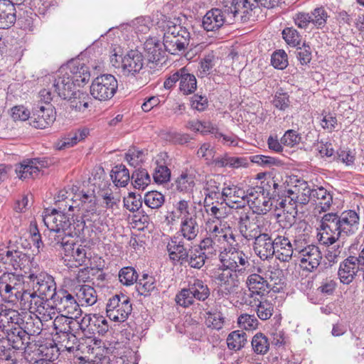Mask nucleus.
Returning a JSON list of instances; mask_svg holds the SVG:
<instances>
[{
    "mask_svg": "<svg viewBox=\"0 0 364 364\" xmlns=\"http://www.w3.org/2000/svg\"><path fill=\"white\" fill-rule=\"evenodd\" d=\"M65 208L63 210L54 208L50 213L46 214L43 218L44 223L50 231V245L55 249L58 248V245L69 246L68 240L79 234L85 225L83 221H80V223L77 224L78 228H75V231H72L70 218L65 214Z\"/></svg>",
    "mask_w": 364,
    "mask_h": 364,
    "instance_id": "obj_1",
    "label": "nucleus"
},
{
    "mask_svg": "<svg viewBox=\"0 0 364 364\" xmlns=\"http://www.w3.org/2000/svg\"><path fill=\"white\" fill-rule=\"evenodd\" d=\"M181 20L175 18L168 20L164 26L163 46L172 55L184 52L190 43L191 33L186 26H182Z\"/></svg>",
    "mask_w": 364,
    "mask_h": 364,
    "instance_id": "obj_2",
    "label": "nucleus"
},
{
    "mask_svg": "<svg viewBox=\"0 0 364 364\" xmlns=\"http://www.w3.org/2000/svg\"><path fill=\"white\" fill-rule=\"evenodd\" d=\"M235 0L232 1L230 7L223 10L212 9L208 11L203 18L202 26L207 31H215L221 28L225 23H232L233 18H237L241 12L234 13Z\"/></svg>",
    "mask_w": 364,
    "mask_h": 364,
    "instance_id": "obj_3",
    "label": "nucleus"
},
{
    "mask_svg": "<svg viewBox=\"0 0 364 364\" xmlns=\"http://www.w3.org/2000/svg\"><path fill=\"white\" fill-rule=\"evenodd\" d=\"M221 266L230 270L242 275L250 267L248 257L243 251L235 247H230L228 250L224 247V250L219 255Z\"/></svg>",
    "mask_w": 364,
    "mask_h": 364,
    "instance_id": "obj_4",
    "label": "nucleus"
},
{
    "mask_svg": "<svg viewBox=\"0 0 364 364\" xmlns=\"http://www.w3.org/2000/svg\"><path fill=\"white\" fill-rule=\"evenodd\" d=\"M118 88L117 80L111 74H103L95 77L90 86V94L96 100L106 101L111 99Z\"/></svg>",
    "mask_w": 364,
    "mask_h": 364,
    "instance_id": "obj_5",
    "label": "nucleus"
},
{
    "mask_svg": "<svg viewBox=\"0 0 364 364\" xmlns=\"http://www.w3.org/2000/svg\"><path fill=\"white\" fill-rule=\"evenodd\" d=\"M246 284L250 292H243L241 303L248 306H253L252 300L255 296L262 297L268 294L271 289L274 291H278V288L274 289L275 287H272V284L267 279L256 273L251 274L247 277Z\"/></svg>",
    "mask_w": 364,
    "mask_h": 364,
    "instance_id": "obj_6",
    "label": "nucleus"
},
{
    "mask_svg": "<svg viewBox=\"0 0 364 364\" xmlns=\"http://www.w3.org/2000/svg\"><path fill=\"white\" fill-rule=\"evenodd\" d=\"M132 311L130 299L123 294H115L109 299L106 306L108 318L116 322L126 321Z\"/></svg>",
    "mask_w": 364,
    "mask_h": 364,
    "instance_id": "obj_7",
    "label": "nucleus"
},
{
    "mask_svg": "<svg viewBox=\"0 0 364 364\" xmlns=\"http://www.w3.org/2000/svg\"><path fill=\"white\" fill-rule=\"evenodd\" d=\"M0 260L5 264L12 265L14 269H21L25 274L29 275L34 272L33 257L19 250H0Z\"/></svg>",
    "mask_w": 364,
    "mask_h": 364,
    "instance_id": "obj_8",
    "label": "nucleus"
},
{
    "mask_svg": "<svg viewBox=\"0 0 364 364\" xmlns=\"http://www.w3.org/2000/svg\"><path fill=\"white\" fill-rule=\"evenodd\" d=\"M239 273L220 266L215 272V279L218 284V294L226 297L234 293L239 286Z\"/></svg>",
    "mask_w": 364,
    "mask_h": 364,
    "instance_id": "obj_9",
    "label": "nucleus"
},
{
    "mask_svg": "<svg viewBox=\"0 0 364 364\" xmlns=\"http://www.w3.org/2000/svg\"><path fill=\"white\" fill-rule=\"evenodd\" d=\"M27 279L32 283L33 291L43 295L46 298L53 300L58 294L54 278L46 272L36 274L34 271L28 275Z\"/></svg>",
    "mask_w": 364,
    "mask_h": 364,
    "instance_id": "obj_10",
    "label": "nucleus"
},
{
    "mask_svg": "<svg viewBox=\"0 0 364 364\" xmlns=\"http://www.w3.org/2000/svg\"><path fill=\"white\" fill-rule=\"evenodd\" d=\"M340 222L337 213H328L322 217L321 229L323 232L321 241L325 245H333L341 237Z\"/></svg>",
    "mask_w": 364,
    "mask_h": 364,
    "instance_id": "obj_11",
    "label": "nucleus"
},
{
    "mask_svg": "<svg viewBox=\"0 0 364 364\" xmlns=\"http://www.w3.org/2000/svg\"><path fill=\"white\" fill-rule=\"evenodd\" d=\"M58 312L68 316L78 318L82 311L76 299L67 290L61 289L53 299Z\"/></svg>",
    "mask_w": 364,
    "mask_h": 364,
    "instance_id": "obj_12",
    "label": "nucleus"
},
{
    "mask_svg": "<svg viewBox=\"0 0 364 364\" xmlns=\"http://www.w3.org/2000/svg\"><path fill=\"white\" fill-rule=\"evenodd\" d=\"M77 318L64 314L56 316L53 321L55 335H58L60 338L70 336L71 341H76V335L79 330H81L80 321H78Z\"/></svg>",
    "mask_w": 364,
    "mask_h": 364,
    "instance_id": "obj_13",
    "label": "nucleus"
},
{
    "mask_svg": "<svg viewBox=\"0 0 364 364\" xmlns=\"http://www.w3.org/2000/svg\"><path fill=\"white\" fill-rule=\"evenodd\" d=\"M259 218L254 213L242 210L238 218V228L240 232L247 240L255 239L262 234V226L259 223Z\"/></svg>",
    "mask_w": 364,
    "mask_h": 364,
    "instance_id": "obj_14",
    "label": "nucleus"
},
{
    "mask_svg": "<svg viewBox=\"0 0 364 364\" xmlns=\"http://www.w3.org/2000/svg\"><path fill=\"white\" fill-rule=\"evenodd\" d=\"M56 118V112L52 105H37L33 108L30 124L36 129H45L52 124Z\"/></svg>",
    "mask_w": 364,
    "mask_h": 364,
    "instance_id": "obj_15",
    "label": "nucleus"
},
{
    "mask_svg": "<svg viewBox=\"0 0 364 364\" xmlns=\"http://www.w3.org/2000/svg\"><path fill=\"white\" fill-rule=\"evenodd\" d=\"M191 247L186 246L184 240L179 236H173L166 245L169 259L174 264L183 265L186 263Z\"/></svg>",
    "mask_w": 364,
    "mask_h": 364,
    "instance_id": "obj_16",
    "label": "nucleus"
},
{
    "mask_svg": "<svg viewBox=\"0 0 364 364\" xmlns=\"http://www.w3.org/2000/svg\"><path fill=\"white\" fill-rule=\"evenodd\" d=\"M297 252L300 265L304 270L312 272L320 264L322 255L318 247L313 245H308Z\"/></svg>",
    "mask_w": 364,
    "mask_h": 364,
    "instance_id": "obj_17",
    "label": "nucleus"
},
{
    "mask_svg": "<svg viewBox=\"0 0 364 364\" xmlns=\"http://www.w3.org/2000/svg\"><path fill=\"white\" fill-rule=\"evenodd\" d=\"M50 299V298H46L43 295L28 290L22 295L20 304L25 309H28L31 312H38L39 314L45 316L49 307L48 301Z\"/></svg>",
    "mask_w": 364,
    "mask_h": 364,
    "instance_id": "obj_18",
    "label": "nucleus"
},
{
    "mask_svg": "<svg viewBox=\"0 0 364 364\" xmlns=\"http://www.w3.org/2000/svg\"><path fill=\"white\" fill-rule=\"evenodd\" d=\"M0 332L13 350H25L31 343V338L24 333L20 326H11V328L0 331Z\"/></svg>",
    "mask_w": 364,
    "mask_h": 364,
    "instance_id": "obj_19",
    "label": "nucleus"
},
{
    "mask_svg": "<svg viewBox=\"0 0 364 364\" xmlns=\"http://www.w3.org/2000/svg\"><path fill=\"white\" fill-rule=\"evenodd\" d=\"M75 85L69 77L63 66L56 72L53 77V87L54 91L63 99L70 97L72 92L75 90Z\"/></svg>",
    "mask_w": 364,
    "mask_h": 364,
    "instance_id": "obj_20",
    "label": "nucleus"
},
{
    "mask_svg": "<svg viewBox=\"0 0 364 364\" xmlns=\"http://www.w3.org/2000/svg\"><path fill=\"white\" fill-rule=\"evenodd\" d=\"M81 331L90 333L105 335L109 331L107 319L103 316L85 314L80 320Z\"/></svg>",
    "mask_w": 364,
    "mask_h": 364,
    "instance_id": "obj_21",
    "label": "nucleus"
},
{
    "mask_svg": "<svg viewBox=\"0 0 364 364\" xmlns=\"http://www.w3.org/2000/svg\"><path fill=\"white\" fill-rule=\"evenodd\" d=\"M84 273L85 272L82 271L77 274V283L73 284V291L82 306H92L97 301V294L95 289L91 286L80 284L81 280L84 282L83 278H82Z\"/></svg>",
    "mask_w": 364,
    "mask_h": 364,
    "instance_id": "obj_22",
    "label": "nucleus"
},
{
    "mask_svg": "<svg viewBox=\"0 0 364 364\" xmlns=\"http://www.w3.org/2000/svg\"><path fill=\"white\" fill-rule=\"evenodd\" d=\"M143 66L142 54L136 50H132L123 57L122 73L127 77L134 76L139 73Z\"/></svg>",
    "mask_w": 364,
    "mask_h": 364,
    "instance_id": "obj_23",
    "label": "nucleus"
},
{
    "mask_svg": "<svg viewBox=\"0 0 364 364\" xmlns=\"http://www.w3.org/2000/svg\"><path fill=\"white\" fill-rule=\"evenodd\" d=\"M68 244H70L69 246L66 247L64 245H58L59 249H62L66 257H70L73 258L75 263L70 264V267H78L82 265H87L86 262L90 261L89 257L87 255V252L85 247H82L81 245L76 246V244L74 242L73 238H70L68 240ZM69 262H71L70 260Z\"/></svg>",
    "mask_w": 364,
    "mask_h": 364,
    "instance_id": "obj_24",
    "label": "nucleus"
},
{
    "mask_svg": "<svg viewBox=\"0 0 364 364\" xmlns=\"http://www.w3.org/2000/svg\"><path fill=\"white\" fill-rule=\"evenodd\" d=\"M341 237L354 235L359 228L360 217L353 210H345L339 215Z\"/></svg>",
    "mask_w": 364,
    "mask_h": 364,
    "instance_id": "obj_25",
    "label": "nucleus"
},
{
    "mask_svg": "<svg viewBox=\"0 0 364 364\" xmlns=\"http://www.w3.org/2000/svg\"><path fill=\"white\" fill-rule=\"evenodd\" d=\"M281 0H235L234 13L241 12L240 20L246 17L250 11H252L258 4L261 6L270 9L277 6Z\"/></svg>",
    "mask_w": 364,
    "mask_h": 364,
    "instance_id": "obj_26",
    "label": "nucleus"
},
{
    "mask_svg": "<svg viewBox=\"0 0 364 364\" xmlns=\"http://www.w3.org/2000/svg\"><path fill=\"white\" fill-rule=\"evenodd\" d=\"M255 252L263 260L272 257L274 255V239L267 233H262L255 239Z\"/></svg>",
    "mask_w": 364,
    "mask_h": 364,
    "instance_id": "obj_27",
    "label": "nucleus"
},
{
    "mask_svg": "<svg viewBox=\"0 0 364 364\" xmlns=\"http://www.w3.org/2000/svg\"><path fill=\"white\" fill-rule=\"evenodd\" d=\"M63 68L65 70L66 69L69 77L72 78L75 85L80 86L87 82L90 80V73L89 68L83 63L71 62L66 66H63Z\"/></svg>",
    "mask_w": 364,
    "mask_h": 364,
    "instance_id": "obj_28",
    "label": "nucleus"
},
{
    "mask_svg": "<svg viewBox=\"0 0 364 364\" xmlns=\"http://www.w3.org/2000/svg\"><path fill=\"white\" fill-rule=\"evenodd\" d=\"M355 257L349 256L340 264L338 275L341 282L344 284H349L354 279L356 273L360 270L359 266L356 264Z\"/></svg>",
    "mask_w": 364,
    "mask_h": 364,
    "instance_id": "obj_29",
    "label": "nucleus"
},
{
    "mask_svg": "<svg viewBox=\"0 0 364 364\" xmlns=\"http://www.w3.org/2000/svg\"><path fill=\"white\" fill-rule=\"evenodd\" d=\"M163 47V43L155 38H148L145 41L144 49L149 62L157 63L164 58L166 50Z\"/></svg>",
    "mask_w": 364,
    "mask_h": 364,
    "instance_id": "obj_30",
    "label": "nucleus"
},
{
    "mask_svg": "<svg viewBox=\"0 0 364 364\" xmlns=\"http://www.w3.org/2000/svg\"><path fill=\"white\" fill-rule=\"evenodd\" d=\"M294 252H297V249L293 248L289 238L279 235L274 238V255L278 259L288 262Z\"/></svg>",
    "mask_w": 364,
    "mask_h": 364,
    "instance_id": "obj_31",
    "label": "nucleus"
},
{
    "mask_svg": "<svg viewBox=\"0 0 364 364\" xmlns=\"http://www.w3.org/2000/svg\"><path fill=\"white\" fill-rule=\"evenodd\" d=\"M16 20L15 5L9 0H0V28L7 29L12 26Z\"/></svg>",
    "mask_w": 364,
    "mask_h": 364,
    "instance_id": "obj_32",
    "label": "nucleus"
},
{
    "mask_svg": "<svg viewBox=\"0 0 364 364\" xmlns=\"http://www.w3.org/2000/svg\"><path fill=\"white\" fill-rule=\"evenodd\" d=\"M198 232L199 227L195 214L194 218H185L181 220L177 236L183 238V240H186L191 242L196 238Z\"/></svg>",
    "mask_w": 364,
    "mask_h": 364,
    "instance_id": "obj_33",
    "label": "nucleus"
},
{
    "mask_svg": "<svg viewBox=\"0 0 364 364\" xmlns=\"http://www.w3.org/2000/svg\"><path fill=\"white\" fill-rule=\"evenodd\" d=\"M314 188H311L305 181H297L294 189L288 190V194L296 196V202L299 205H304L311 200V195Z\"/></svg>",
    "mask_w": 364,
    "mask_h": 364,
    "instance_id": "obj_34",
    "label": "nucleus"
},
{
    "mask_svg": "<svg viewBox=\"0 0 364 364\" xmlns=\"http://www.w3.org/2000/svg\"><path fill=\"white\" fill-rule=\"evenodd\" d=\"M28 274H16L14 273H4L1 275V280L4 283L11 285V289L15 291V294H18L20 297V301L22 299V295L27 292L28 289H24L23 284L25 278H27Z\"/></svg>",
    "mask_w": 364,
    "mask_h": 364,
    "instance_id": "obj_35",
    "label": "nucleus"
},
{
    "mask_svg": "<svg viewBox=\"0 0 364 364\" xmlns=\"http://www.w3.org/2000/svg\"><path fill=\"white\" fill-rule=\"evenodd\" d=\"M311 201L325 212L330 208L333 203V196L323 187H317L313 190Z\"/></svg>",
    "mask_w": 364,
    "mask_h": 364,
    "instance_id": "obj_36",
    "label": "nucleus"
},
{
    "mask_svg": "<svg viewBox=\"0 0 364 364\" xmlns=\"http://www.w3.org/2000/svg\"><path fill=\"white\" fill-rule=\"evenodd\" d=\"M43 322L41 319L36 314L29 315L26 319H22L20 327L22 328L24 333L31 338V336H38L43 330Z\"/></svg>",
    "mask_w": 364,
    "mask_h": 364,
    "instance_id": "obj_37",
    "label": "nucleus"
},
{
    "mask_svg": "<svg viewBox=\"0 0 364 364\" xmlns=\"http://www.w3.org/2000/svg\"><path fill=\"white\" fill-rule=\"evenodd\" d=\"M72 94L70 97L66 99L72 110L82 112L88 108L90 97L87 93L80 90H75Z\"/></svg>",
    "mask_w": 364,
    "mask_h": 364,
    "instance_id": "obj_38",
    "label": "nucleus"
},
{
    "mask_svg": "<svg viewBox=\"0 0 364 364\" xmlns=\"http://www.w3.org/2000/svg\"><path fill=\"white\" fill-rule=\"evenodd\" d=\"M0 316V331L11 328V326H18L22 323V316L15 309L6 306Z\"/></svg>",
    "mask_w": 364,
    "mask_h": 364,
    "instance_id": "obj_39",
    "label": "nucleus"
},
{
    "mask_svg": "<svg viewBox=\"0 0 364 364\" xmlns=\"http://www.w3.org/2000/svg\"><path fill=\"white\" fill-rule=\"evenodd\" d=\"M179 73V88L184 95H189L196 90L197 80L194 75L188 73L186 68L178 70Z\"/></svg>",
    "mask_w": 364,
    "mask_h": 364,
    "instance_id": "obj_40",
    "label": "nucleus"
},
{
    "mask_svg": "<svg viewBox=\"0 0 364 364\" xmlns=\"http://www.w3.org/2000/svg\"><path fill=\"white\" fill-rule=\"evenodd\" d=\"M112 182L116 186L124 187L131 179L129 170L123 164L115 166L110 174Z\"/></svg>",
    "mask_w": 364,
    "mask_h": 364,
    "instance_id": "obj_41",
    "label": "nucleus"
},
{
    "mask_svg": "<svg viewBox=\"0 0 364 364\" xmlns=\"http://www.w3.org/2000/svg\"><path fill=\"white\" fill-rule=\"evenodd\" d=\"M136 289L139 294L148 296L156 289V281L154 277L146 274L142 275L139 282H136Z\"/></svg>",
    "mask_w": 364,
    "mask_h": 364,
    "instance_id": "obj_42",
    "label": "nucleus"
},
{
    "mask_svg": "<svg viewBox=\"0 0 364 364\" xmlns=\"http://www.w3.org/2000/svg\"><path fill=\"white\" fill-rule=\"evenodd\" d=\"M223 177L220 175H215L209 177L205 182L204 190L206 197L212 199H218L220 193V181Z\"/></svg>",
    "mask_w": 364,
    "mask_h": 364,
    "instance_id": "obj_43",
    "label": "nucleus"
},
{
    "mask_svg": "<svg viewBox=\"0 0 364 364\" xmlns=\"http://www.w3.org/2000/svg\"><path fill=\"white\" fill-rule=\"evenodd\" d=\"M134 188L144 190L151 183V177L145 168L136 169L131 176Z\"/></svg>",
    "mask_w": 364,
    "mask_h": 364,
    "instance_id": "obj_44",
    "label": "nucleus"
},
{
    "mask_svg": "<svg viewBox=\"0 0 364 364\" xmlns=\"http://www.w3.org/2000/svg\"><path fill=\"white\" fill-rule=\"evenodd\" d=\"M253 306H256L257 316L263 321L269 319L273 314L274 305L267 299L253 300Z\"/></svg>",
    "mask_w": 364,
    "mask_h": 364,
    "instance_id": "obj_45",
    "label": "nucleus"
},
{
    "mask_svg": "<svg viewBox=\"0 0 364 364\" xmlns=\"http://www.w3.org/2000/svg\"><path fill=\"white\" fill-rule=\"evenodd\" d=\"M247 343V334L243 331L231 332L227 338L228 347L230 350H239Z\"/></svg>",
    "mask_w": 364,
    "mask_h": 364,
    "instance_id": "obj_46",
    "label": "nucleus"
},
{
    "mask_svg": "<svg viewBox=\"0 0 364 364\" xmlns=\"http://www.w3.org/2000/svg\"><path fill=\"white\" fill-rule=\"evenodd\" d=\"M221 196L223 200L226 198L230 200L232 203H237L238 199L245 200V191L235 185H229L223 188Z\"/></svg>",
    "mask_w": 364,
    "mask_h": 364,
    "instance_id": "obj_47",
    "label": "nucleus"
},
{
    "mask_svg": "<svg viewBox=\"0 0 364 364\" xmlns=\"http://www.w3.org/2000/svg\"><path fill=\"white\" fill-rule=\"evenodd\" d=\"M16 172L21 179L34 178L38 175V168L31 164L29 159L23 161L18 167L16 168Z\"/></svg>",
    "mask_w": 364,
    "mask_h": 364,
    "instance_id": "obj_48",
    "label": "nucleus"
},
{
    "mask_svg": "<svg viewBox=\"0 0 364 364\" xmlns=\"http://www.w3.org/2000/svg\"><path fill=\"white\" fill-rule=\"evenodd\" d=\"M189 288L193 298L199 301H205L210 296V289L202 280L195 279Z\"/></svg>",
    "mask_w": 364,
    "mask_h": 364,
    "instance_id": "obj_49",
    "label": "nucleus"
},
{
    "mask_svg": "<svg viewBox=\"0 0 364 364\" xmlns=\"http://www.w3.org/2000/svg\"><path fill=\"white\" fill-rule=\"evenodd\" d=\"M260 187L266 196L274 198L279 196V190L282 188L277 180L271 177L261 181Z\"/></svg>",
    "mask_w": 364,
    "mask_h": 364,
    "instance_id": "obj_50",
    "label": "nucleus"
},
{
    "mask_svg": "<svg viewBox=\"0 0 364 364\" xmlns=\"http://www.w3.org/2000/svg\"><path fill=\"white\" fill-rule=\"evenodd\" d=\"M144 201L146 205L151 209H158L161 208L165 202L164 196L156 191L147 192L144 197Z\"/></svg>",
    "mask_w": 364,
    "mask_h": 364,
    "instance_id": "obj_51",
    "label": "nucleus"
},
{
    "mask_svg": "<svg viewBox=\"0 0 364 364\" xmlns=\"http://www.w3.org/2000/svg\"><path fill=\"white\" fill-rule=\"evenodd\" d=\"M298 210L295 206L288 207L287 210H284L283 215H277L278 221L283 228H291L296 222V216L297 215Z\"/></svg>",
    "mask_w": 364,
    "mask_h": 364,
    "instance_id": "obj_52",
    "label": "nucleus"
},
{
    "mask_svg": "<svg viewBox=\"0 0 364 364\" xmlns=\"http://www.w3.org/2000/svg\"><path fill=\"white\" fill-rule=\"evenodd\" d=\"M252 346L257 354H265L269 348L267 338L262 333L255 335L252 339Z\"/></svg>",
    "mask_w": 364,
    "mask_h": 364,
    "instance_id": "obj_53",
    "label": "nucleus"
},
{
    "mask_svg": "<svg viewBox=\"0 0 364 364\" xmlns=\"http://www.w3.org/2000/svg\"><path fill=\"white\" fill-rule=\"evenodd\" d=\"M138 274L132 267H124L119 272V279L122 284L130 286L137 282Z\"/></svg>",
    "mask_w": 364,
    "mask_h": 364,
    "instance_id": "obj_54",
    "label": "nucleus"
},
{
    "mask_svg": "<svg viewBox=\"0 0 364 364\" xmlns=\"http://www.w3.org/2000/svg\"><path fill=\"white\" fill-rule=\"evenodd\" d=\"M206 259L207 256L205 252L196 249L194 251H191V253H188L186 263L192 268L200 269L205 264Z\"/></svg>",
    "mask_w": 364,
    "mask_h": 364,
    "instance_id": "obj_55",
    "label": "nucleus"
},
{
    "mask_svg": "<svg viewBox=\"0 0 364 364\" xmlns=\"http://www.w3.org/2000/svg\"><path fill=\"white\" fill-rule=\"evenodd\" d=\"M205 324L208 328L220 330L224 323V317L220 311L206 312Z\"/></svg>",
    "mask_w": 364,
    "mask_h": 364,
    "instance_id": "obj_56",
    "label": "nucleus"
},
{
    "mask_svg": "<svg viewBox=\"0 0 364 364\" xmlns=\"http://www.w3.org/2000/svg\"><path fill=\"white\" fill-rule=\"evenodd\" d=\"M311 23L318 28H322L326 23L329 17L327 11L323 7L316 8L310 15Z\"/></svg>",
    "mask_w": 364,
    "mask_h": 364,
    "instance_id": "obj_57",
    "label": "nucleus"
},
{
    "mask_svg": "<svg viewBox=\"0 0 364 364\" xmlns=\"http://www.w3.org/2000/svg\"><path fill=\"white\" fill-rule=\"evenodd\" d=\"M297 60L301 65H308L312 58L311 48L306 43H303L302 46L298 47L295 51Z\"/></svg>",
    "mask_w": 364,
    "mask_h": 364,
    "instance_id": "obj_58",
    "label": "nucleus"
},
{
    "mask_svg": "<svg viewBox=\"0 0 364 364\" xmlns=\"http://www.w3.org/2000/svg\"><path fill=\"white\" fill-rule=\"evenodd\" d=\"M282 36L286 43L292 47L298 46L301 42V36L299 32L292 27H287L282 31Z\"/></svg>",
    "mask_w": 364,
    "mask_h": 364,
    "instance_id": "obj_59",
    "label": "nucleus"
},
{
    "mask_svg": "<svg viewBox=\"0 0 364 364\" xmlns=\"http://www.w3.org/2000/svg\"><path fill=\"white\" fill-rule=\"evenodd\" d=\"M271 63L274 68L284 70L288 65L287 54L283 50L274 51L272 55Z\"/></svg>",
    "mask_w": 364,
    "mask_h": 364,
    "instance_id": "obj_60",
    "label": "nucleus"
},
{
    "mask_svg": "<svg viewBox=\"0 0 364 364\" xmlns=\"http://www.w3.org/2000/svg\"><path fill=\"white\" fill-rule=\"evenodd\" d=\"M195 185L193 177L187 173H182L176 181V189L181 192H188Z\"/></svg>",
    "mask_w": 364,
    "mask_h": 364,
    "instance_id": "obj_61",
    "label": "nucleus"
},
{
    "mask_svg": "<svg viewBox=\"0 0 364 364\" xmlns=\"http://www.w3.org/2000/svg\"><path fill=\"white\" fill-rule=\"evenodd\" d=\"M142 205L141 197L134 193H129L127 198H124V206L130 212L138 210Z\"/></svg>",
    "mask_w": 364,
    "mask_h": 364,
    "instance_id": "obj_62",
    "label": "nucleus"
},
{
    "mask_svg": "<svg viewBox=\"0 0 364 364\" xmlns=\"http://www.w3.org/2000/svg\"><path fill=\"white\" fill-rule=\"evenodd\" d=\"M175 301L177 304L185 308L192 305L194 302V298L191 291H190V288L181 289V291L176 294Z\"/></svg>",
    "mask_w": 364,
    "mask_h": 364,
    "instance_id": "obj_63",
    "label": "nucleus"
},
{
    "mask_svg": "<svg viewBox=\"0 0 364 364\" xmlns=\"http://www.w3.org/2000/svg\"><path fill=\"white\" fill-rule=\"evenodd\" d=\"M100 196L103 200V207L107 209H114L118 208L120 198L119 197L114 196L111 190L103 191Z\"/></svg>",
    "mask_w": 364,
    "mask_h": 364,
    "instance_id": "obj_64",
    "label": "nucleus"
}]
</instances>
